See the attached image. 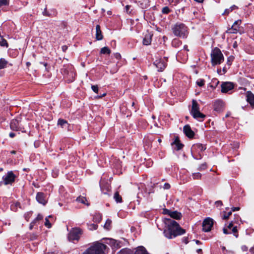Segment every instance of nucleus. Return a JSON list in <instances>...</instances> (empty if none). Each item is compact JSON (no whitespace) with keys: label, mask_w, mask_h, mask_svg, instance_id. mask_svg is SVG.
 I'll use <instances>...</instances> for the list:
<instances>
[{"label":"nucleus","mask_w":254,"mask_h":254,"mask_svg":"<svg viewBox=\"0 0 254 254\" xmlns=\"http://www.w3.org/2000/svg\"><path fill=\"white\" fill-rule=\"evenodd\" d=\"M169 216L170 218H165L164 220L166 225V229L163 232L165 236L168 239H173L185 233V230L182 228L176 221L171 219H180L182 216L181 214L177 211H171Z\"/></svg>","instance_id":"obj_1"},{"label":"nucleus","mask_w":254,"mask_h":254,"mask_svg":"<svg viewBox=\"0 0 254 254\" xmlns=\"http://www.w3.org/2000/svg\"><path fill=\"white\" fill-rule=\"evenodd\" d=\"M106 248V245L97 242L93 243L82 254H105Z\"/></svg>","instance_id":"obj_2"},{"label":"nucleus","mask_w":254,"mask_h":254,"mask_svg":"<svg viewBox=\"0 0 254 254\" xmlns=\"http://www.w3.org/2000/svg\"><path fill=\"white\" fill-rule=\"evenodd\" d=\"M173 33L176 36L183 38L187 37L188 35L187 27L183 23H178L172 28Z\"/></svg>","instance_id":"obj_3"},{"label":"nucleus","mask_w":254,"mask_h":254,"mask_svg":"<svg viewBox=\"0 0 254 254\" xmlns=\"http://www.w3.org/2000/svg\"><path fill=\"white\" fill-rule=\"evenodd\" d=\"M211 64L213 66L221 64L224 61V57L220 50L215 48L211 53Z\"/></svg>","instance_id":"obj_4"},{"label":"nucleus","mask_w":254,"mask_h":254,"mask_svg":"<svg viewBox=\"0 0 254 254\" xmlns=\"http://www.w3.org/2000/svg\"><path fill=\"white\" fill-rule=\"evenodd\" d=\"M191 115L194 119L202 121L205 117V115L199 112V107L197 102L193 100L192 101V107L190 111Z\"/></svg>","instance_id":"obj_5"},{"label":"nucleus","mask_w":254,"mask_h":254,"mask_svg":"<svg viewBox=\"0 0 254 254\" xmlns=\"http://www.w3.org/2000/svg\"><path fill=\"white\" fill-rule=\"evenodd\" d=\"M81 233L82 232L80 229L78 228H72L68 234V239L69 241H78Z\"/></svg>","instance_id":"obj_6"},{"label":"nucleus","mask_w":254,"mask_h":254,"mask_svg":"<svg viewBox=\"0 0 254 254\" xmlns=\"http://www.w3.org/2000/svg\"><path fill=\"white\" fill-rule=\"evenodd\" d=\"M213 225V220L210 218H206L202 223V230L204 232H209Z\"/></svg>","instance_id":"obj_7"},{"label":"nucleus","mask_w":254,"mask_h":254,"mask_svg":"<svg viewBox=\"0 0 254 254\" xmlns=\"http://www.w3.org/2000/svg\"><path fill=\"white\" fill-rule=\"evenodd\" d=\"M16 176H3L2 181L0 182V186L11 184L14 182Z\"/></svg>","instance_id":"obj_8"},{"label":"nucleus","mask_w":254,"mask_h":254,"mask_svg":"<svg viewBox=\"0 0 254 254\" xmlns=\"http://www.w3.org/2000/svg\"><path fill=\"white\" fill-rule=\"evenodd\" d=\"M241 23V20L235 21L231 28H229L227 31V33H237L239 31V26Z\"/></svg>","instance_id":"obj_9"},{"label":"nucleus","mask_w":254,"mask_h":254,"mask_svg":"<svg viewBox=\"0 0 254 254\" xmlns=\"http://www.w3.org/2000/svg\"><path fill=\"white\" fill-rule=\"evenodd\" d=\"M221 92L223 93H227L234 88V85L230 82L223 83L221 85Z\"/></svg>","instance_id":"obj_10"},{"label":"nucleus","mask_w":254,"mask_h":254,"mask_svg":"<svg viewBox=\"0 0 254 254\" xmlns=\"http://www.w3.org/2000/svg\"><path fill=\"white\" fill-rule=\"evenodd\" d=\"M183 131L186 135L189 138H192L194 135V132L191 130L189 125H187L184 127Z\"/></svg>","instance_id":"obj_11"},{"label":"nucleus","mask_w":254,"mask_h":254,"mask_svg":"<svg viewBox=\"0 0 254 254\" xmlns=\"http://www.w3.org/2000/svg\"><path fill=\"white\" fill-rule=\"evenodd\" d=\"M153 64L158 68L159 71H162L166 67V63L161 60H156Z\"/></svg>","instance_id":"obj_12"},{"label":"nucleus","mask_w":254,"mask_h":254,"mask_svg":"<svg viewBox=\"0 0 254 254\" xmlns=\"http://www.w3.org/2000/svg\"><path fill=\"white\" fill-rule=\"evenodd\" d=\"M36 198L39 203H41L43 205H45L47 202V200L45 198V195L43 192H38L37 193Z\"/></svg>","instance_id":"obj_13"},{"label":"nucleus","mask_w":254,"mask_h":254,"mask_svg":"<svg viewBox=\"0 0 254 254\" xmlns=\"http://www.w3.org/2000/svg\"><path fill=\"white\" fill-rule=\"evenodd\" d=\"M224 107V103L221 100H217L214 103V109L217 112H220Z\"/></svg>","instance_id":"obj_14"},{"label":"nucleus","mask_w":254,"mask_h":254,"mask_svg":"<svg viewBox=\"0 0 254 254\" xmlns=\"http://www.w3.org/2000/svg\"><path fill=\"white\" fill-rule=\"evenodd\" d=\"M247 101L252 107H254V95L250 91L246 93Z\"/></svg>","instance_id":"obj_15"},{"label":"nucleus","mask_w":254,"mask_h":254,"mask_svg":"<svg viewBox=\"0 0 254 254\" xmlns=\"http://www.w3.org/2000/svg\"><path fill=\"white\" fill-rule=\"evenodd\" d=\"M10 126L11 129L18 130L20 128V123L18 120L14 119L11 121Z\"/></svg>","instance_id":"obj_16"},{"label":"nucleus","mask_w":254,"mask_h":254,"mask_svg":"<svg viewBox=\"0 0 254 254\" xmlns=\"http://www.w3.org/2000/svg\"><path fill=\"white\" fill-rule=\"evenodd\" d=\"M171 145L172 146H175L174 148L176 150H179L181 149L184 146L183 144L180 142L178 137L175 139L174 141L172 143Z\"/></svg>","instance_id":"obj_17"},{"label":"nucleus","mask_w":254,"mask_h":254,"mask_svg":"<svg viewBox=\"0 0 254 254\" xmlns=\"http://www.w3.org/2000/svg\"><path fill=\"white\" fill-rule=\"evenodd\" d=\"M152 34L148 33L145 35L143 40V44L147 46L150 44L152 40Z\"/></svg>","instance_id":"obj_18"},{"label":"nucleus","mask_w":254,"mask_h":254,"mask_svg":"<svg viewBox=\"0 0 254 254\" xmlns=\"http://www.w3.org/2000/svg\"><path fill=\"white\" fill-rule=\"evenodd\" d=\"M96 38L97 40H101L103 39V35L99 25H97L96 26Z\"/></svg>","instance_id":"obj_19"},{"label":"nucleus","mask_w":254,"mask_h":254,"mask_svg":"<svg viewBox=\"0 0 254 254\" xmlns=\"http://www.w3.org/2000/svg\"><path fill=\"white\" fill-rule=\"evenodd\" d=\"M58 125L60 126L63 128H68L69 127V124L67 121L62 119H59L58 121Z\"/></svg>","instance_id":"obj_20"},{"label":"nucleus","mask_w":254,"mask_h":254,"mask_svg":"<svg viewBox=\"0 0 254 254\" xmlns=\"http://www.w3.org/2000/svg\"><path fill=\"white\" fill-rule=\"evenodd\" d=\"M7 62L4 60V59H0V69L4 68L6 67Z\"/></svg>","instance_id":"obj_21"},{"label":"nucleus","mask_w":254,"mask_h":254,"mask_svg":"<svg viewBox=\"0 0 254 254\" xmlns=\"http://www.w3.org/2000/svg\"><path fill=\"white\" fill-rule=\"evenodd\" d=\"M100 53L102 54H110L111 50L107 47H104L101 49Z\"/></svg>","instance_id":"obj_22"},{"label":"nucleus","mask_w":254,"mask_h":254,"mask_svg":"<svg viewBox=\"0 0 254 254\" xmlns=\"http://www.w3.org/2000/svg\"><path fill=\"white\" fill-rule=\"evenodd\" d=\"M111 224H112V221L110 219H107L105 225H104V228L109 230L111 228Z\"/></svg>","instance_id":"obj_23"},{"label":"nucleus","mask_w":254,"mask_h":254,"mask_svg":"<svg viewBox=\"0 0 254 254\" xmlns=\"http://www.w3.org/2000/svg\"><path fill=\"white\" fill-rule=\"evenodd\" d=\"M193 149H197L199 151H202L205 149V148L200 144H197L193 146Z\"/></svg>","instance_id":"obj_24"},{"label":"nucleus","mask_w":254,"mask_h":254,"mask_svg":"<svg viewBox=\"0 0 254 254\" xmlns=\"http://www.w3.org/2000/svg\"><path fill=\"white\" fill-rule=\"evenodd\" d=\"M114 198L117 202H121L122 201V197L120 195L118 192H116L114 194Z\"/></svg>","instance_id":"obj_25"},{"label":"nucleus","mask_w":254,"mask_h":254,"mask_svg":"<svg viewBox=\"0 0 254 254\" xmlns=\"http://www.w3.org/2000/svg\"><path fill=\"white\" fill-rule=\"evenodd\" d=\"M98 228V225L95 224H88V228L90 230H96Z\"/></svg>","instance_id":"obj_26"},{"label":"nucleus","mask_w":254,"mask_h":254,"mask_svg":"<svg viewBox=\"0 0 254 254\" xmlns=\"http://www.w3.org/2000/svg\"><path fill=\"white\" fill-rule=\"evenodd\" d=\"M76 200L83 204H86L85 202L87 201L86 199L84 197L79 196L76 198Z\"/></svg>","instance_id":"obj_27"},{"label":"nucleus","mask_w":254,"mask_h":254,"mask_svg":"<svg viewBox=\"0 0 254 254\" xmlns=\"http://www.w3.org/2000/svg\"><path fill=\"white\" fill-rule=\"evenodd\" d=\"M93 220L95 222H100L102 220V215L100 214L95 215L93 217Z\"/></svg>","instance_id":"obj_28"},{"label":"nucleus","mask_w":254,"mask_h":254,"mask_svg":"<svg viewBox=\"0 0 254 254\" xmlns=\"http://www.w3.org/2000/svg\"><path fill=\"white\" fill-rule=\"evenodd\" d=\"M109 242H107V243L110 244L111 246H114V247H116L117 246H118V244H117V241L112 239H108Z\"/></svg>","instance_id":"obj_29"},{"label":"nucleus","mask_w":254,"mask_h":254,"mask_svg":"<svg viewBox=\"0 0 254 254\" xmlns=\"http://www.w3.org/2000/svg\"><path fill=\"white\" fill-rule=\"evenodd\" d=\"M0 46L7 47L8 43L6 40L3 38H1L0 40Z\"/></svg>","instance_id":"obj_30"},{"label":"nucleus","mask_w":254,"mask_h":254,"mask_svg":"<svg viewBox=\"0 0 254 254\" xmlns=\"http://www.w3.org/2000/svg\"><path fill=\"white\" fill-rule=\"evenodd\" d=\"M232 233H233L234 234V236L236 238H237L238 237V230H237L236 226L233 227L232 228Z\"/></svg>","instance_id":"obj_31"},{"label":"nucleus","mask_w":254,"mask_h":254,"mask_svg":"<svg viewBox=\"0 0 254 254\" xmlns=\"http://www.w3.org/2000/svg\"><path fill=\"white\" fill-rule=\"evenodd\" d=\"M204 80L202 79H199L197 80L196 84L200 87H201L204 84Z\"/></svg>","instance_id":"obj_32"},{"label":"nucleus","mask_w":254,"mask_h":254,"mask_svg":"<svg viewBox=\"0 0 254 254\" xmlns=\"http://www.w3.org/2000/svg\"><path fill=\"white\" fill-rule=\"evenodd\" d=\"M8 4V0H0V6L7 5Z\"/></svg>","instance_id":"obj_33"},{"label":"nucleus","mask_w":254,"mask_h":254,"mask_svg":"<svg viewBox=\"0 0 254 254\" xmlns=\"http://www.w3.org/2000/svg\"><path fill=\"white\" fill-rule=\"evenodd\" d=\"M231 214H232V212L231 211H230V212H229L228 213L225 212V214H224V215L223 216V219H225V220H227L229 218Z\"/></svg>","instance_id":"obj_34"},{"label":"nucleus","mask_w":254,"mask_h":254,"mask_svg":"<svg viewBox=\"0 0 254 254\" xmlns=\"http://www.w3.org/2000/svg\"><path fill=\"white\" fill-rule=\"evenodd\" d=\"M45 225L49 228L51 227V224L47 218L45 219Z\"/></svg>","instance_id":"obj_35"},{"label":"nucleus","mask_w":254,"mask_h":254,"mask_svg":"<svg viewBox=\"0 0 254 254\" xmlns=\"http://www.w3.org/2000/svg\"><path fill=\"white\" fill-rule=\"evenodd\" d=\"M234 60V57L231 56V57H229L228 59H227V64L229 65H230L232 64V62H233Z\"/></svg>","instance_id":"obj_36"},{"label":"nucleus","mask_w":254,"mask_h":254,"mask_svg":"<svg viewBox=\"0 0 254 254\" xmlns=\"http://www.w3.org/2000/svg\"><path fill=\"white\" fill-rule=\"evenodd\" d=\"M91 88L93 90V91L97 93L98 91V87L97 85H92L91 86Z\"/></svg>","instance_id":"obj_37"},{"label":"nucleus","mask_w":254,"mask_h":254,"mask_svg":"<svg viewBox=\"0 0 254 254\" xmlns=\"http://www.w3.org/2000/svg\"><path fill=\"white\" fill-rule=\"evenodd\" d=\"M232 11V7H230L229 8H228V9H226L223 14H225V15H227L229 13V12L230 11Z\"/></svg>","instance_id":"obj_38"},{"label":"nucleus","mask_w":254,"mask_h":254,"mask_svg":"<svg viewBox=\"0 0 254 254\" xmlns=\"http://www.w3.org/2000/svg\"><path fill=\"white\" fill-rule=\"evenodd\" d=\"M43 219V216L41 214H38L37 217L34 220V222H36L37 221L41 220Z\"/></svg>","instance_id":"obj_39"},{"label":"nucleus","mask_w":254,"mask_h":254,"mask_svg":"<svg viewBox=\"0 0 254 254\" xmlns=\"http://www.w3.org/2000/svg\"><path fill=\"white\" fill-rule=\"evenodd\" d=\"M169 9L167 7H165L162 9V12L163 13H168L169 12Z\"/></svg>","instance_id":"obj_40"},{"label":"nucleus","mask_w":254,"mask_h":254,"mask_svg":"<svg viewBox=\"0 0 254 254\" xmlns=\"http://www.w3.org/2000/svg\"><path fill=\"white\" fill-rule=\"evenodd\" d=\"M180 43V41L177 39H174L172 42V44L173 46H176L177 45H178Z\"/></svg>","instance_id":"obj_41"},{"label":"nucleus","mask_w":254,"mask_h":254,"mask_svg":"<svg viewBox=\"0 0 254 254\" xmlns=\"http://www.w3.org/2000/svg\"><path fill=\"white\" fill-rule=\"evenodd\" d=\"M171 212V211L170 210L167 209H163V214H168L169 216L170 215Z\"/></svg>","instance_id":"obj_42"},{"label":"nucleus","mask_w":254,"mask_h":254,"mask_svg":"<svg viewBox=\"0 0 254 254\" xmlns=\"http://www.w3.org/2000/svg\"><path fill=\"white\" fill-rule=\"evenodd\" d=\"M215 205L217 207L219 206H222L223 205L222 202L221 200H218L215 202Z\"/></svg>","instance_id":"obj_43"},{"label":"nucleus","mask_w":254,"mask_h":254,"mask_svg":"<svg viewBox=\"0 0 254 254\" xmlns=\"http://www.w3.org/2000/svg\"><path fill=\"white\" fill-rule=\"evenodd\" d=\"M37 236L36 235L33 234L30 235V237L29 239H30V240H34L37 238Z\"/></svg>","instance_id":"obj_44"},{"label":"nucleus","mask_w":254,"mask_h":254,"mask_svg":"<svg viewBox=\"0 0 254 254\" xmlns=\"http://www.w3.org/2000/svg\"><path fill=\"white\" fill-rule=\"evenodd\" d=\"M234 223L233 221H231L227 226V228L229 229H231L234 226Z\"/></svg>","instance_id":"obj_45"},{"label":"nucleus","mask_w":254,"mask_h":254,"mask_svg":"<svg viewBox=\"0 0 254 254\" xmlns=\"http://www.w3.org/2000/svg\"><path fill=\"white\" fill-rule=\"evenodd\" d=\"M163 188L164 189H169L170 188V185L168 183H165L164 185V187H163Z\"/></svg>","instance_id":"obj_46"},{"label":"nucleus","mask_w":254,"mask_h":254,"mask_svg":"<svg viewBox=\"0 0 254 254\" xmlns=\"http://www.w3.org/2000/svg\"><path fill=\"white\" fill-rule=\"evenodd\" d=\"M223 233L225 234H231V232H228V229L227 228H223Z\"/></svg>","instance_id":"obj_47"},{"label":"nucleus","mask_w":254,"mask_h":254,"mask_svg":"<svg viewBox=\"0 0 254 254\" xmlns=\"http://www.w3.org/2000/svg\"><path fill=\"white\" fill-rule=\"evenodd\" d=\"M43 14L44 15H45V16H50V14L49 13V12L47 11V9L46 8H45L44 10V11L43 12Z\"/></svg>","instance_id":"obj_48"},{"label":"nucleus","mask_w":254,"mask_h":254,"mask_svg":"<svg viewBox=\"0 0 254 254\" xmlns=\"http://www.w3.org/2000/svg\"><path fill=\"white\" fill-rule=\"evenodd\" d=\"M130 7V6L129 5H127L126 6V10L127 13H130V11L129 10Z\"/></svg>","instance_id":"obj_49"},{"label":"nucleus","mask_w":254,"mask_h":254,"mask_svg":"<svg viewBox=\"0 0 254 254\" xmlns=\"http://www.w3.org/2000/svg\"><path fill=\"white\" fill-rule=\"evenodd\" d=\"M240 209L239 207H232V210L233 211H238Z\"/></svg>","instance_id":"obj_50"},{"label":"nucleus","mask_w":254,"mask_h":254,"mask_svg":"<svg viewBox=\"0 0 254 254\" xmlns=\"http://www.w3.org/2000/svg\"><path fill=\"white\" fill-rule=\"evenodd\" d=\"M242 249L244 251H247L248 250V247L246 246H243L242 247Z\"/></svg>","instance_id":"obj_51"},{"label":"nucleus","mask_w":254,"mask_h":254,"mask_svg":"<svg viewBox=\"0 0 254 254\" xmlns=\"http://www.w3.org/2000/svg\"><path fill=\"white\" fill-rule=\"evenodd\" d=\"M35 223H36V222H34V221H33L32 222H31V224H30V229H32V228H33V227L34 226V224H35Z\"/></svg>","instance_id":"obj_52"},{"label":"nucleus","mask_w":254,"mask_h":254,"mask_svg":"<svg viewBox=\"0 0 254 254\" xmlns=\"http://www.w3.org/2000/svg\"><path fill=\"white\" fill-rule=\"evenodd\" d=\"M115 57H116V58L117 59H120V58H121V55H120V54H119V53H116V54H115Z\"/></svg>","instance_id":"obj_53"},{"label":"nucleus","mask_w":254,"mask_h":254,"mask_svg":"<svg viewBox=\"0 0 254 254\" xmlns=\"http://www.w3.org/2000/svg\"><path fill=\"white\" fill-rule=\"evenodd\" d=\"M15 135V133L13 132H10L9 133V136L11 138L13 137Z\"/></svg>","instance_id":"obj_54"},{"label":"nucleus","mask_w":254,"mask_h":254,"mask_svg":"<svg viewBox=\"0 0 254 254\" xmlns=\"http://www.w3.org/2000/svg\"><path fill=\"white\" fill-rule=\"evenodd\" d=\"M196 252L198 254H200L202 253V249H199L196 250Z\"/></svg>","instance_id":"obj_55"},{"label":"nucleus","mask_w":254,"mask_h":254,"mask_svg":"<svg viewBox=\"0 0 254 254\" xmlns=\"http://www.w3.org/2000/svg\"><path fill=\"white\" fill-rule=\"evenodd\" d=\"M206 167V165L205 164H202L200 167V169H204Z\"/></svg>","instance_id":"obj_56"},{"label":"nucleus","mask_w":254,"mask_h":254,"mask_svg":"<svg viewBox=\"0 0 254 254\" xmlns=\"http://www.w3.org/2000/svg\"><path fill=\"white\" fill-rule=\"evenodd\" d=\"M200 178V176H194L193 179H199Z\"/></svg>","instance_id":"obj_57"},{"label":"nucleus","mask_w":254,"mask_h":254,"mask_svg":"<svg viewBox=\"0 0 254 254\" xmlns=\"http://www.w3.org/2000/svg\"><path fill=\"white\" fill-rule=\"evenodd\" d=\"M67 47L66 46H63L62 47V49L63 51H65V50L67 49Z\"/></svg>","instance_id":"obj_58"},{"label":"nucleus","mask_w":254,"mask_h":254,"mask_svg":"<svg viewBox=\"0 0 254 254\" xmlns=\"http://www.w3.org/2000/svg\"><path fill=\"white\" fill-rule=\"evenodd\" d=\"M193 241L195 242L196 244H200V242L198 240H193Z\"/></svg>","instance_id":"obj_59"},{"label":"nucleus","mask_w":254,"mask_h":254,"mask_svg":"<svg viewBox=\"0 0 254 254\" xmlns=\"http://www.w3.org/2000/svg\"><path fill=\"white\" fill-rule=\"evenodd\" d=\"M128 251L127 250H123L122 251V252H123V253H126V254H127V252H128Z\"/></svg>","instance_id":"obj_60"},{"label":"nucleus","mask_w":254,"mask_h":254,"mask_svg":"<svg viewBox=\"0 0 254 254\" xmlns=\"http://www.w3.org/2000/svg\"><path fill=\"white\" fill-rule=\"evenodd\" d=\"M183 241L184 242V243H185V244H187L188 243V242L187 241V239L186 238H184L183 239Z\"/></svg>","instance_id":"obj_61"},{"label":"nucleus","mask_w":254,"mask_h":254,"mask_svg":"<svg viewBox=\"0 0 254 254\" xmlns=\"http://www.w3.org/2000/svg\"><path fill=\"white\" fill-rule=\"evenodd\" d=\"M7 175H13V173L12 171H9L7 173Z\"/></svg>","instance_id":"obj_62"},{"label":"nucleus","mask_w":254,"mask_h":254,"mask_svg":"<svg viewBox=\"0 0 254 254\" xmlns=\"http://www.w3.org/2000/svg\"><path fill=\"white\" fill-rule=\"evenodd\" d=\"M180 0H175V4L180 2Z\"/></svg>","instance_id":"obj_63"},{"label":"nucleus","mask_w":254,"mask_h":254,"mask_svg":"<svg viewBox=\"0 0 254 254\" xmlns=\"http://www.w3.org/2000/svg\"><path fill=\"white\" fill-rule=\"evenodd\" d=\"M250 251L252 253H254V248H251L250 249Z\"/></svg>","instance_id":"obj_64"}]
</instances>
